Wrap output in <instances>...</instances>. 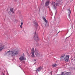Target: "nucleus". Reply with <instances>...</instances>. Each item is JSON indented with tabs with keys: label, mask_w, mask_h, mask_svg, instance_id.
Segmentation results:
<instances>
[{
	"label": "nucleus",
	"mask_w": 75,
	"mask_h": 75,
	"mask_svg": "<svg viewBox=\"0 0 75 75\" xmlns=\"http://www.w3.org/2000/svg\"><path fill=\"white\" fill-rule=\"evenodd\" d=\"M35 55H36V57H40V54L38 53L37 52L35 53Z\"/></svg>",
	"instance_id": "11"
},
{
	"label": "nucleus",
	"mask_w": 75,
	"mask_h": 75,
	"mask_svg": "<svg viewBox=\"0 0 75 75\" xmlns=\"http://www.w3.org/2000/svg\"><path fill=\"white\" fill-rule=\"evenodd\" d=\"M20 27L21 28H22V25H20Z\"/></svg>",
	"instance_id": "21"
},
{
	"label": "nucleus",
	"mask_w": 75,
	"mask_h": 75,
	"mask_svg": "<svg viewBox=\"0 0 75 75\" xmlns=\"http://www.w3.org/2000/svg\"><path fill=\"white\" fill-rule=\"evenodd\" d=\"M36 45H37V46H38V45H39L38 44V43H36Z\"/></svg>",
	"instance_id": "19"
},
{
	"label": "nucleus",
	"mask_w": 75,
	"mask_h": 75,
	"mask_svg": "<svg viewBox=\"0 0 75 75\" xmlns=\"http://www.w3.org/2000/svg\"><path fill=\"white\" fill-rule=\"evenodd\" d=\"M34 61H36V59H34Z\"/></svg>",
	"instance_id": "24"
},
{
	"label": "nucleus",
	"mask_w": 75,
	"mask_h": 75,
	"mask_svg": "<svg viewBox=\"0 0 75 75\" xmlns=\"http://www.w3.org/2000/svg\"><path fill=\"white\" fill-rule=\"evenodd\" d=\"M58 64H53L52 65V68H55V67H57Z\"/></svg>",
	"instance_id": "12"
},
{
	"label": "nucleus",
	"mask_w": 75,
	"mask_h": 75,
	"mask_svg": "<svg viewBox=\"0 0 75 75\" xmlns=\"http://www.w3.org/2000/svg\"><path fill=\"white\" fill-rule=\"evenodd\" d=\"M70 37V36H69V37Z\"/></svg>",
	"instance_id": "28"
},
{
	"label": "nucleus",
	"mask_w": 75,
	"mask_h": 75,
	"mask_svg": "<svg viewBox=\"0 0 75 75\" xmlns=\"http://www.w3.org/2000/svg\"><path fill=\"white\" fill-rule=\"evenodd\" d=\"M10 52V51L9 50L7 52V53H8V52Z\"/></svg>",
	"instance_id": "22"
},
{
	"label": "nucleus",
	"mask_w": 75,
	"mask_h": 75,
	"mask_svg": "<svg viewBox=\"0 0 75 75\" xmlns=\"http://www.w3.org/2000/svg\"><path fill=\"white\" fill-rule=\"evenodd\" d=\"M34 24L35 25H36V26H38V23H37V22H35Z\"/></svg>",
	"instance_id": "16"
},
{
	"label": "nucleus",
	"mask_w": 75,
	"mask_h": 75,
	"mask_svg": "<svg viewBox=\"0 0 75 75\" xmlns=\"http://www.w3.org/2000/svg\"><path fill=\"white\" fill-rule=\"evenodd\" d=\"M50 74L51 75H52V72H50Z\"/></svg>",
	"instance_id": "20"
},
{
	"label": "nucleus",
	"mask_w": 75,
	"mask_h": 75,
	"mask_svg": "<svg viewBox=\"0 0 75 75\" xmlns=\"http://www.w3.org/2000/svg\"><path fill=\"white\" fill-rule=\"evenodd\" d=\"M50 4V1H48L46 2L45 3V6H48Z\"/></svg>",
	"instance_id": "10"
},
{
	"label": "nucleus",
	"mask_w": 75,
	"mask_h": 75,
	"mask_svg": "<svg viewBox=\"0 0 75 75\" xmlns=\"http://www.w3.org/2000/svg\"><path fill=\"white\" fill-rule=\"evenodd\" d=\"M3 48H4V47L3 46L0 47V51H1Z\"/></svg>",
	"instance_id": "15"
},
{
	"label": "nucleus",
	"mask_w": 75,
	"mask_h": 75,
	"mask_svg": "<svg viewBox=\"0 0 75 75\" xmlns=\"http://www.w3.org/2000/svg\"><path fill=\"white\" fill-rule=\"evenodd\" d=\"M32 51V57H35V56L34 55V48H33L31 50Z\"/></svg>",
	"instance_id": "6"
},
{
	"label": "nucleus",
	"mask_w": 75,
	"mask_h": 75,
	"mask_svg": "<svg viewBox=\"0 0 75 75\" xmlns=\"http://www.w3.org/2000/svg\"><path fill=\"white\" fill-rule=\"evenodd\" d=\"M42 68L41 67H38L37 68H36V70H35V71H36V72H38L41 71V70H42Z\"/></svg>",
	"instance_id": "5"
},
{
	"label": "nucleus",
	"mask_w": 75,
	"mask_h": 75,
	"mask_svg": "<svg viewBox=\"0 0 75 75\" xmlns=\"http://www.w3.org/2000/svg\"><path fill=\"white\" fill-rule=\"evenodd\" d=\"M69 55H66L64 57V60L66 62H68L69 59Z\"/></svg>",
	"instance_id": "3"
},
{
	"label": "nucleus",
	"mask_w": 75,
	"mask_h": 75,
	"mask_svg": "<svg viewBox=\"0 0 75 75\" xmlns=\"http://www.w3.org/2000/svg\"><path fill=\"white\" fill-rule=\"evenodd\" d=\"M11 52L12 53L11 56H15V55L18 54V51L17 50H15L13 51H11Z\"/></svg>",
	"instance_id": "2"
},
{
	"label": "nucleus",
	"mask_w": 75,
	"mask_h": 75,
	"mask_svg": "<svg viewBox=\"0 0 75 75\" xmlns=\"http://www.w3.org/2000/svg\"><path fill=\"white\" fill-rule=\"evenodd\" d=\"M23 56H24V53H23Z\"/></svg>",
	"instance_id": "23"
},
{
	"label": "nucleus",
	"mask_w": 75,
	"mask_h": 75,
	"mask_svg": "<svg viewBox=\"0 0 75 75\" xmlns=\"http://www.w3.org/2000/svg\"><path fill=\"white\" fill-rule=\"evenodd\" d=\"M42 18L43 20H44V21L45 22V23H47V21L46 20V19H45V18L44 17H43Z\"/></svg>",
	"instance_id": "13"
},
{
	"label": "nucleus",
	"mask_w": 75,
	"mask_h": 75,
	"mask_svg": "<svg viewBox=\"0 0 75 75\" xmlns=\"http://www.w3.org/2000/svg\"><path fill=\"white\" fill-rule=\"evenodd\" d=\"M65 54H64L62 56H61V57L60 58V60L61 61H64L65 59Z\"/></svg>",
	"instance_id": "7"
},
{
	"label": "nucleus",
	"mask_w": 75,
	"mask_h": 75,
	"mask_svg": "<svg viewBox=\"0 0 75 75\" xmlns=\"http://www.w3.org/2000/svg\"><path fill=\"white\" fill-rule=\"evenodd\" d=\"M25 60H26V58H25Z\"/></svg>",
	"instance_id": "27"
},
{
	"label": "nucleus",
	"mask_w": 75,
	"mask_h": 75,
	"mask_svg": "<svg viewBox=\"0 0 75 75\" xmlns=\"http://www.w3.org/2000/svg\"><path fill=\"white\" fill-rule=\"evenodd\" d=\"M62 2L60 1H56L55 2L53 3L52 4V6L53 7L54 9H56L57 6H59L62 4Z\"/></svg>",
	"instance_id": "1"
},
{
	"label": "nucleus",
	"mask_w": 75,
	"mask_h": 75,
	"mask_svg": "<svg viewBox=\"0 0 75 75\" xmlns=\"http://www.w3.org/2000/svg\"><path fill=\"white\" fill-rule=\"evenodd\" d=\"M59 32H60V31H59V32L58 33H58H59Z\"/></svg>",
	"instance_id": "25"
},
{
	"label": "nucleus",
	"mask_w": 75,
	"mask_h": 75,
	"mask_svg": "<svg viewBox=\"0 0 75 75\" xmlns=\"http://www.w3.org/2000/svg\"><path fill=\"white\" fill-rule=\"evenodd\" d=\"M57 23H59V20L58 19V20H57Z\"/></svg>",
	"instance_id": "17"
},
{
	"label": "nucleus",
	"mask_w": 75,
	"mask_h": 75,
	"mask_svg": "<svg viewBox=\"0 0 75 75\" xmlns=\"http://www.w3.org/2000/svg\"><path fill=\"white\" fill-rule=\"evenodd\" d=\"M13 8H10V11L12 12V13H14V11H13Z\"/></svg>",
	"instance_id": "14"
},
{
	"label": "nucleus",
	"mask_w": 75,
	"mask_h": 75,
	"mask_svg": "<svg viewBox=\"0 0 75 75\" xmlns=\"http://www.w3.org/2000/svg\"><path fill=\"white\" fill-rule=\"evenodd\" d=\"M3 75H4V74L3 73Z\"/></svg>",
	"instance_id": "26"
},
{
	"label": "nucleus",
	"mask_w": 75,
	"mask_h": 75,
	"mask_svg": "<svg viewBox=\"0 0 75 75\" xmlns=\"http://www.w3.org/2000/svg\"><path fill=\"white\" fill-rule=\"evenodd\" d=\"M25 58V57H24V56H21L19 58V60L21 61H23V60Z\"/></svg>",
	"instance_id": "8"
},
{
	"label": "nucleus",
	"mask_w": 75,
	"mask_h": 75,
	"mask_svg": "<svg viewBox=\"0 0 75 75\" xmlns=\"http://www.w3.org/2000/svg\"><path fill=\"white\" fill-rule=\"evenodd\" d=\"M23 22H21V25H23Z\"/></svg>",
	"instance_id": "18"
},
{
	"label": "nucleus",
	"mask_w": 75,
	"mask_h": 75,
	"mask_svg": "<svg viewBox=\"0 0 75 75\" xmlns=\"http://www.w3.org/2000/svg\"><path fill=\"white\" fill-rule=\"evenodd\" d=\"M68 15H69V18H70V15H71V10H70L68 9Z\"/></svg>",
	"instance_id": "9"
},
{
	"label": "nucleus",
	"mask_w": 75,
	"mask_h": 75,
	"mask_svg": "<svg viewBox=\"0 0 75 75\" xmlns=\"http://www.w3.org/2000/svg\"><path fill=\"white\" fill-rule=\"evenodd\" d=\"M34 40L35 41H39V38H38V35H36L35 34V36L34 37Z\"/></svg>",
	"instance_id": "4"
}]
</instances>
